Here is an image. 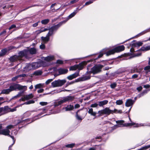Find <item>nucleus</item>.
Wrapping results in <instances>:
<instances>
[{
    "label": "nucleus",
    "instance_id": "obj_1",
    "mask_svg": "<svg viewBox=\"0 0 150 150\" xmlns=\"http://www.w3.org/2000/svg\"><path fill=\"white\" fill-rule=\"evenodd\" d=\"M27 88V87L25 86H22L19 84L13 83L8 88L2 90L1 94H7L11 92L16 91L17 89L18 90L24 89L25 90Z\"/></svg>",
    "mask_w": 150,
    "mask_h": 150
},
{
    "label": "nucleus",
    "instance_id": "obj_2",
    "mask_svg": "<svg viewBox=\"0 0 150 150\" xmlns=\"http://www.w3.org/2000/svg\"><path fill=\"white\" fill-rule=\"evenodd\" d=\"M74 99V97L73 96H69L64 97L62 98V99L58 102H55L54 103V106H57L61 104L66 102H69L73 101Z\"/></svg>",
    "mask_w": 150,
    "mask_h": 150
},
{
    "label": "nucleus",
    "instance_id": "obj_3",
    "mask_svg": "<svg viewBox=\"0 0 150 150\" xmlns=\"http://www.w3.org/2000/svg\"><path fill=\"white\" fill-rule=\"evenodd\" d=\"M53 69L54 73V76L55 77L60 75L65 74L68 71L67 69L63 68H60L57 69L56 68H53Z\"/></svg>",
    "mask_w": 150,
    "mask_h": 150
},
{
    "label": "nucleus",
    "instance_id": "obj_4",
    "mask_svg": "<svg viewBox=\"0 0 150 150\" xmlns=\"http://www.w3.org/2000/svg\"><path fill=\"white\" fill-rule=\"evenodd\" d=\"M104 67L103 65L99 64L95 65L91 69V73L96 74L100 72L101 69Z\"/></svg>",
    "mask_w": 150,
    "mask_h": 150
},
{
    "label": "nucleus",
    "instance_id": "obj_5",
    "mask_svg": "<svg viewBox=\"0 0 150 150\" xmlns=\"http://www.w3.org/2000/svg\"><path fill=\"white\" fill-rule=\"evenodd\" d=\"M66 82V81L65 79H58L52 82L51 83V85L53 87L61 86L63 85Z\"/></svg>",
    "mask_w": 150,
    "mask_h": 150
},
{
    "label": "nucleus",
    "instance_id": "obj_6",
    "mask_svg": "<svg viewBox=\"0 0 150 150\" xmlns=\"http://www.w3.org/2000/svg\"><path fill=\"white\" fill-rule=\"evenodd\" d=\"M65 22L64 21L61 22L57 25L52 26L50 29L47 36L50 38V37L52 35L54 31L57 29L63 23Z\"/></svg>",
    "mask_w": 150,
    "mask_h": 150
},
{
    "label": "nucleus",
    "instance_id": "obj_7",
    "mask_svg": "<svg viewBox=\"0 0 150 150\" xmlns=\"http://www.w3.org/2000/svg\"><path fill=\"white\" fill-rule=\"evenodd\" d=\"M112 110H110L109 108L106 107L103 110L98 111V113L100 116H102L104 115H108L110 114H112Z\"/></svg>",
    "mask_w": 150,
    "mask_h": 150
},
{
    "label": "nucleus",
    "instance_id": "obj_8",
    "mask_svg": "<svg viewBox=\"0 0 150 150\" xmlns=\"http://www.w3.org/2000/svg\"><path fill=\"white\" fill-rule=\"evenodd\" d=\"M31 64L33 69L38 68L41 66L46 67L48 65L47 64L43 61H41L40 62L33 63Z\"/></svg>",
    "mask_w": 150,
    "mask_h": 150
},
{
    "label": "nucleus",
    "instance_id": "obj_9",
    "mask_svg": "<svg viewBox=\"0 0 150 150\" xmlns=\"http://www.w3.org/2000/svg\"><path fill=\"white\" fill-rule=\"evenodd\" d=\"M91 73L90 72H87L85 75L76 79V81L79 82L80 81H84L90 79L91 78L90 75Z\"/></svg>",
    "mask_w": 150,
    "mask_h": 150
},
{
    "label": "nucleus",
    "instance_id": "obj_10",
    "mask_svg": "<svg viewBox=\"0 0 150 150\" xmlns=\"http://www.w3.org/2000/svg\"><path fill=\"white\" fill-rule=\"evenodd\" d=\"M54 57L53 55H50L46 57H43L42 58V60H43V61L46 62L48 66V64L47 63V62H51L53 60H54Z\"/></svg>",
    "mask_w": 150,
    "mask_h": 150
},
{
    "label": "nucleus",
    "instance_id": "obj_11",
    "mask_svg": "<svg viewBox=\"0 0 150 150\" xmlns=\"http://www.w3.org/2000/svg\"><path fill=\"white\" fill-rule=\"evenodd\" d=\"M79 76V71L68 76L67 78L69 80H71Z\"/></svg>",
    "mask_w": 150,
    "mask_h": 150
},
{
    "label": "nucleus",
    "instance_id": "obj_12",
    "mask_svg": "<svg viewBox=\"0 0 150 150\" xmlns=\"http://www.w3.org/2000/svg\"><path fill=\"white\" fill-rule=\"evenodd\" d=\"M87 63L86 62L83 61L79 63V64L77 65L78 70H82L84 66L86 65Z\"/></svg>",
    "mask_w": 150,
    "mask_h": 150
},
{
    "label": "nucleus",
    "instance_id": "obj_13",
    "mask_svg": "<svg viewBox=\"0 0 150 150\" xmlns=\"http://www.w3.org/2000/svg\"><path fill=\"white\" fill-rule=\"evenodd\" d=\"M133 101L131 99H128L127 100L125 103V105L126 107H129L132 106L134 103Z\"/></svg>",
    "mask_w": 150,
    "mask_h": 150
},
{
    "label": "nucleus",
    "instance_id": "obj_14",
    "mask_svg": "<svg viewBox=\"0 0 150 150\" xmlns=\"http://www.w3.org/2000/svg\"><path fill=\"white\" fill-rule=\"evenodd\" d=\"M19 55L20 57L23 56L27 57L28 55V51L27 50H24L23 51H21L19 52Z\"/></svg>",
    "mask_w": 150,
    "mask_h": 150
},
{
    "label": "nucleus",
    "instance_id": "obj_15",
    "mask_svg": "<svg viewBox=\"0 0 150 150\" xmlns=\"http://www.w3.org/2000/svg\"><path fill=\"white\" fill-rule=\"evenodd\" d=\"M125 47L123 45H121L115 48V50L116 52H121L124 50Z\"/></svg>",
    "mask_w": 150,
    "mask_h": 150
},
{
    "label": "nucleus",
    "instance_id": "obj_16",
    "mask_svg": "<svg viewBox=\"0 0 150 150\" xmlns=\"http://www.w3.org/2000/svg\"><path fill=\"white\" fill-rule=\"evenodd\" d=\"M19 59V57L16 55L11 56L9 58V60L11 62H15Z\"/></svg>",
    "mask_w": 150,
    "mask_h": 150
},
{
    "label": "nucleus",
    "instance_id": "obj_17",
    "mask_svg": "<svg viewBox=\"0 0 150 150\" xmlns=\"http://www.w3.org/2000/svg\"><path fill=\"white\" fill-rule=\"evenodd\" d=\"M143 43L142 42H138L132 44V46L133 47H137V48H139L140 46H142L143 45Z\"/></svg>",
    "mask_w": 150,
    "mask_h": 150
},
{
    "label": "nucleus",
    "instance_id": "obj_18",
    "mask_svg": "<svg viewBox=\"0 0 150 150\" xmlns=\"http://www.w3.org/2000/svg\"><path fill=\"white\" fill-rule=\"evenodd\" d=\"M10 132V131L6 129L2 130L0 134H2L5 135H9Z\"/></svg>",
    "mask_w": 150,
    "mask_h": 150
},
{
    "label": "nucleus",
    "instance_id": "obj_19",
    "mask_svg": "<svg viewBox=\"0 0 150 150\" xmlns=\"http://www.w3.org/2000/svg\"><path fill=\"white\" fill-rule=\"evenodd\" d=\"M28 51V54L29 52L32 54H35L36 53L37 50L36 49L34 48H31L28 50H27Z\"/></svg>",
    "mask_w": 150,
    "mask_h": 150
},
{
    "label": "nucleus",
    "instance_id": "obj_20",
    "mask_svg": "<svg viewBox=\"0 0 150 150\" xmlns=\"http://www.w3.org/2000/svg\"><path fill=\"white\" fill-rule=\"evenodd\" d=\"M108 103V100H104L102 101H99L98 102V105L100 106H102L105 105L107 104Z\"/></svg>",
    "mask_w": 150,
    "mask_h": 150
},
{
    "label": "nucleus",
    "instance_id": "obj_21",
    "mask_svg": "<svg viewBox=\"0 0 150 150\" xmlns=\"http://www.w3.org/2000/svg\"><path fill=\"white\" fill-rule=\"evenodd\" d=\"M41 40L43 42L46 43L49 40L50 38L47 36L46 37L42 36L41 37Z\"/></svg>",
    "mask_w": 150,
    "mask_h": 150
},
{
    "label": "nucleus",
    "instance_id": "obj_22",
    "mask_svg": "<svg viewBox=\"0 0 150 150\" xmlns=\"http://www.w3.org/2000/svg\"><path fill=\"white\" fill-rule=\"evenodd\" d=\"M74 108V106L71 105H67L65 108L66 111H71Z\"/></svg>",
    "mask_w": 150,
    "mask_h": 150
},
{
    "label": "nucleus",
    "instance_id": "obj_23",
    "mask_svg": "<svg viewBox=\"0 0 150 150\" xmlns=\"http://www.w3.org/2000/svg\"><path fill=\"white\" fill-rule=\"evenodd\" d=\"M116 53L115 49L110 50L108 51L106 53V54L107 56H109L111 54H113Z\"/></svg>",
    "mask_w": 150,
    "mask_h": 150
},
{
    "label": "nucleus",
    "instance_id": "obj_24",
    "mask_svg": "<svg viewBox=\"0 0 150 150\" xmlns=\"http://www.w3.org/2000/svg\"><path fill=\"white\" fill-rule=\"evenodd\" d=\"M32 66L31 64H28L26 66L25 68V70L28 71L31 69H33Z\"/></svg>",
    "mask_w": 150,
    "mask_h": 150
},
{
    "label": "nucleus",
    "instance_id": "obj_25",
    "mask_svg": "<svg viewBox=\"0 0 150 150\" xmlns=\"http://www.w3.org/2000/svg\"><path fill=\"white\" fill-rule=\"evenodd\" d=\"M124 122V121L122 120L116 121V123L117 124H118V125L117 126H118V127H120L123 126H125V125H124L123 124Z\"/></svg>",
    "mask_w": 150,
    "mask_h": 150
},
{
    "label": "nucleus",
    "instance_id": "obj_26",
    "mask_svg": "<svg viewBox=\"0 0 150 150\" xmlns=\"http://www.w3.org/2000/svg\"><path fill=\"white\" fill-rule=\"evenodd\" d=\"M134 125L135 127H138L139 126L138 125L135 123L131 122L130 123H127L125 125V126H130Z\"/></svg>",
    "mask_w": 150,
    "mask_h": 150
},
{
    "label": "nucleus",
    "instance_id": "obj_27",
    "mask_svg": "<svg viewBox=\"0 0 150 150\" xmlns=\"http://www.w3.org/2000/svg\"><path fill=\"white\" fill-rule=\"evenodd\" d=\"M9 50H8L6 49L2 50H1V52H0V57L3 56Z\"/></svg>",
    "mask_w": 150,
    "mask_h": 150
},
{
    "label": "nucleus",
    "instance_id": "obj_28",
    "mask_svg": "<svg viewBox=\"0 0 150 150\" xmlns=\"http://www.w3.org/2000/svg\"><path fill=\"white\" fill-rule=\"evenodd\" d=\"M149 50H150V45L146 47L143 46L140 49V50L142 51H147Z\"/></svg>",
    "mask_w": 150,
    "mask_h": 150
},
{
    "label": "nucleus",
    "instance_id": "obj_29",
    "mask_svg": "<svg viewBox=\"0 0 150 150\" xmlns=\"http://www.w3.org/2000/svg\"><path fill=\"white\" fill-rule=\"evenodd\" d=\"M88 113L91 115L95 116L96 114V112L93 111V109L92 108L89 109Z\"/></svg>",
    "mask_w": 150,
    "mask_h": 150
},
{
    "label": "nucleus",
    "instance_id": "obj_30",
    "mask_svg": "<svg viewBox=\"0 0 150 150\" xmlns=\"http://www.w3.org/2000/svg\"><path fill=\"white\" fill-rule=\"evenodd\" d=\"M26 100H28L30 99L33 98L34 96L32 93L25 96Z\"/></svg>",
    "mask_w": 150,
    "mask_h": 150
},
{
    "label": "nucleus",
    "instance_id": "obj_31",
    "mask_svg": "<svg viewBox=\"0 0 150 150\" xmlns=\"http://www.w3.org/2000/svg\"><path fill=\"white\" fill-rule=\"evenodd\" d=\"M18 106H16L14 108L11 109V108H9L8 106H6L4 107V108L5 109H8V111L11 112H13L14 111H16V108H17Z\"/></svg>",
    "mask_w": 150,
    "mask_h": 150
},
{
    "label": "nucleus",
    "instance_id": "obj_32",
    "mask_svg": "<svg viewBox=\"0 0 150 150\" xmlns=\"http://www.w3.org/2000/svg\"><path fill=\"white\" fill-rule=\"evenodd\" d=\"M78 69L77 65H75L71 66L69 68L70 71H75Z\"/></svg>",
    "mask_w": 150,
    "mask_h": 150
},
{
    "label": "nucleus",
    "instance_id": "obj_33",
    "mask_svg": "<svg viewBox=\"0 0 150 150\" xmlns=\"http://www.w3.org/2000/svg\"><path fill=\"white\" fill-rule=\"evenodd\" d=\"M50 21V20L48 19H47L42 20L41 21L42 24L45 25L48 23Z\"/></svg>",
    "mask_w": 150,
    "mask_h": 150
},
{
    "label": "nucleus",
    "instance_id": "obj_34",
    "mask_svg": "<svg viewBox=\"0 0 150 150\" xmlns=\"http://www.w3.org/2000/svg\"><path fill=\"white\" fill-rule=\"evenodd\" d=\"M150 147V145L146 146L143 147L137 150H146Z\"/></svg>",
    "mask_w": 150,
    "mask_h": 150
},
{
    "label": "nucleus",
    "instance_id": "obj_35",
    "mask_svg": "<svg viewBox=\"0 0 150 150\" xmlns=\"http://www.w3.org/2000/svg\"><path fill=\"white\" fill-rule=\"evenodd\" d=\"M42 71H37L35 72L34 73V75L37 76L41 75L42 74Z\"/></svg>",
    "mask_w": 150,
    "mask_h": 150
},
{
    "label": "nucleus",
    "instance_id": "obj_36",
    "mask_svg": "<svg viewBox=\"0 0 150 150\" xmlns=\"http://www.w3.org/2000/svg\"><path fill=\"white\" fill-rule=\"evenodd\" d=\"M113 113H122V111L121 110H117L116 109H114L113 110H112V114Z\"/></svg>",
    "mask_w": 150,
    "mask_h": 150
},
{
    "label": "nucleus",
    "instance_id": "obj_37",
    "mask_svg": "<svg viewBox=\"0 0 150 150\" xmlns=\"http://www.w3.org/2000/svg\"><path fill=\"white\" fill-rule=\"evenodd\" d=\"M77 12L76 11H75L71 13L68 16L69 18H70L74 17L76 13Z\"/></svg>",
    "mask_w": 150,
    "mask_h": 150
},
{
    "label": "nucleus",
    "instance_id": "obj_38",
    "mask_svg": "<svg viewBox=\"0 0 150 150\" xmlns=\"http://www.w3.org/2000/svg\"><path fill=\"white\" fill-rule=\"evenodd\" d=\"M35 103V101L33 100H30L28 101L25 102L23 104L28 105L34 103Z\"/></svg>",
    "mask_w": 150,
    "mask_h": 150
},
{
    "label": "nucleus",
    "instance_id": "obj_39",
    "mask_svg": "<svg viewBox=\"0 0 150 150\" xmlns=\"http://www.w3.org/2000/svg\"><path fill=\"white\" fill-rule=\"evenodd\" d=\"M123 103L122 100H117L116 102V103L117 105H121Z\"/></svg>",
    "mask_w": 150,
    "mask_h": 150
},
{
    "label": "nucleus",
    "instance_id": "obj_40",
    "mask_svg": "<svg viewBox=\"0 0 150 150\" xmlns=\"http://www.w3.org/2000/svg\"><path fill=\"white\" fill-rule=\"evenodd\" d=\"M79 0H72L68 4V5H69L72 4H74L78 2Z\"/></svg>",
    "mask_w": 150,
    "mask_h": 150
},
{
    "label": "nucleus",
    "instance_id": "obj_41",
    "mask_svg": "<svg viewBox=\"0 0 150 150\" xmlns=\"http://www.w3.org/2000/svg\"><path fill=\"white\" fill-rule=\"evenodd\" d=\"M75 145V144L73 143L70 144H67L66 145V147H69L70 148H72L73 147L74 145Z\"/></svg>",
    "mask_w": 150,
    "mask_h": 150
},
{
    "label": "nucleus",
    "instance_id": "obj_42",
    "mask_svg": "<svg viewBox=\"0 0 150 150\" xmlns=\"http://www.w3.org/2000/svg\"><path fill=\"white\" fill-rule=\"evenodd\" d=\"M47 104V102H41L40 103V104L42 106L46 105Z\"/></svg>",
    "mask_w": 150,
    "mask_h": 150
},
{
    "label": "nucleus",
    "instance_id": "obj_43",
    "mask_svg": "<svg viewBox=\"0 0 150 150\" xmlns=\"http://www.w3.org/2000/svg\"><path fill=\"white\" fill-rule=\"evenodd\" d=\"M42 86V85L41 84H39L37 85H36L35 87L36 89L37 88H40Z\"/></svg>",
    "mask_w": 150,
    "mask_h": 150
},
{
    "label": "nucleus",
    "instance_id": "obj_44",
    "mask_svg": "<svg viewBox=\"0 0 150 150\" xmlns=\"http://www.w3.org/2000/svg\"><path fill=\"white\" fill-rule=\"evenodd\" d=\"M53 79H50L47 80L45 82L46 84L47 85L48 84L53 81Z\"/></svg>",
    "mask_w": 150,
    "mask_h": 150
},
{
    "label": "nucleus",
    "instance_id": "obj_45",
    "mask_svg": "<svg viewBox=\"0 0 150 150\" xmlns=\"http://www.w3.org/2000/svg\"><path fill=\"white\" fill-rule=\"evenodd\" d=\"M116 85H117V84L116 83H113L112 84H111L110 85V86L111 87V88H115L116 86Z\"/></svg>",
    "mask_w": 150,
    "mask_h": 150
},
{
    "label": "nucleus",
    "instance_id": "obj_46",
    "mask_svg": "<svg viewBox=\"0 0 150 150\" xmlns=\"http://www.w3.org/2000/svg\"><path fill=\"white\" fill-rule=\"evenodd\" d=\"M98 104L97 103H94L92 104L91 105V108H96L98 106Z\"/></svg>",
    "mask_w": 150,
    "mask_h": 150
},
{
    "label": "nucleus",
    "instance_id": "obj_47",
    "mask_svg": "<svg viewBox=\"0 0 150 150\" xmlns=\"http://www.w3.org/2000/svg\"><path fill=\"white\" fill-rule=\"evenodd\" d=\"M13 127V126L12 125H10L6 127V129L7 130H9V129H11Z\"/></svg>",
    "mask_w": 150,
    "mask_h": 150
},
{
    "label": "nucleus",
    "instance_id": "obj_48",
    "mask_svg": "<svg viewBox=\"0 0 150 150\" xmlns=\"http://www.w3.org/2000/svg\"><path fill=\"white\" fill-rule=\"evenodd\" d=\"M4 100V98L2 97H0V106L1 105V104L5 102V101H4L3 102H2V101H3Z\"/></svg>",
    "mask_w": 150,
    "mask_h": 150
},
{
    "label": "nucleus",
    "instance_id": "obj_49",
    "mask_svg": "<svg viewBox=\"0 0 150 150\" xmlns=\"http://www.w3.org/2000/svg\"><path fill=\"white\" fill-rule=\"evenodd\" d=\"M79 110L76 112V118L79 120H82V119L81 118V117L79 116L78 114V112Z\"/></svg>",
    "mask_w": 150,
    "mask_h": 150
},
{
    "label": "nucleus",
    "instance_id": "obj_50",
    "mask_svg": "<svg viewBox=\"0 0 150 150\" xmlns=\"http://www.w3.org/2000/svg\"><path fill=\"white\" fill-rule=\"evenodd\" d=\"M40 48L41 49H44L45 48V45L42 44L40 46Z\"/></svg>",
    "mask_w": 150,
    "mask_h": 150
},
{
    "label": "nucleus",
    "instance_id": "obj_51",
    "mask_svg": "<svg viewBox=\"0 0 150 150\" xmlns=\"http://www.w3.org/2000/svg\"><path fill=\"white\" fill-rule=\"evenodd\" d=\"M19 77V76L18 75L16 76L15 77L13 78L12 79V81H15Z\"/></svg>",
    "mask_w": 150,
    "mask_h": 150
},
{
    "label": "nucleus",
    "instance_id": "obj_52",
    "mask_svg": "<svg viewBox=\"0 0 150 150\" xmlns=\"http://www.w3.org/2000/svg\"><path fill=\"white\" fill-rule=\"evenodd\" d=\"M77 82L76 81V80L74 81H72L71 82L68 83L67 84V86H68L69 85H71L72 84H73L74 83H75V82Z\"/></svg>",
    "mask_w": 150,
    "mask_h": 150
},
{
    "label": "nucleus",
    "instance_id": "obj_53",
    "mask_svg": "<svg viewBox=\"0 0 150 150\" xmlns=\"http://www.w3.org/2000/svg\"><path fill=\"white\" fill-rule=\"evenodd\" d=\"M57 63L59 64H62L63 63V62L62 60H59L57 61Z\"/></svg>",
    "mask_w": 150,
    "mask_h": 150
},
{
    "label": "nucleus",
    "instance_id": "obj_54",
    "mask_svg": "<svg viewBox=\"0 0 150 150\" xmlns=\"http://www.w3.org/2000/svg\"><path fill=\"white\" fill-rule=\"evenodd\" d=\"M16 27V25H12L9 28V30H10L13 28H15Z\"/></svg>",
    "mask_w": 150,
    "mask_h": 150
},
{
    "label": "nucleus",
    "instance_id": "obj_55",
    "mask_svg": "<svg viewBox=\"0 0 150 150\" xmlns=\"http://www.w3.org/2000/svg\"><path fill=\"white\" fill-rule=\"evenodd\" d=\"M42 33V32H41V29L40 30H36L35 32V33L37 35L39 34H40V33Z\"/></svg>",
    "mask_w": 150,
    "mask_h": 150
},
{
    "label": "nucleus",
    "instance_id": "obj_56",
    "mask_svg": "<svg viewBox=\"0 0 150 150\" xmlns=\"http://www.w3.org/2000/svg\"><path fill=\"white\" fill-rule=\"evenodd\" d=\"M93 3V2L91 1H89L88 2H86L85 4V5H88Z\"/></svg>",
    "mask_w": 150,
    "mask_h": 150
},
{
    "label": "nucleus",
    "instance_id": "obj_57",
    "mask_svg": "<svg viewBox=\"0 0 150 150\" xmlns=\"http://www.w3.org/2000/svg\"><path fill=\"white\" fill-rule=\"evenodd\" d=\"M149 69H150V65H149V66H146L144 68V69L145 70H147Z\"/></svg>",
    "mask_w": 150,
    "mask_h": 150
},
{
    "label": "nucleus",
    "instance_id": "obj_58",
    "mask_svg": "<svg viewBox=\"0 0 150 150\" xmlns=\"http://www.w3.org/2000/svg\"><path fill=\"white\" fill-rule=\"evenodd\" d=\"M39 22V21H38V22H37V23H36L34 24H33V27H35L37 26L38 25V23Z\"/></svg>",
    "mask_w": 150,
    "mask_h": 150
},
{
    "label": "nucleus",
    "instance_id": "obj_59",
    "mask_svg": "<svg viewBox=\"0 0 150 150\" xmlns=\"http://www.w3.org/2000/svg\"><path fill=\"white\" fill-rule=\"evenodd\" d=\"M44 89L42 88L40 89L38 91V92L39 93H41L43 92Z\"/></svg>",
    "mask_w": 150,
    "mask_h": 150
},
{
    "label": "nucleus",
    "instance_id": "obj_60",
    "mask_svg": "<svg viewBox=\"0 0 150 150\" xmlns=\"http://www.w3.org/2000/svg\"><path fill=\"white\" fill-rule=\"evenodd\" d=\"M142 89V86H140L137 88V90L139 91H141Z\"/></svg>",
    "mask_w": 150,
    "mask_h": 150
},
{
    "label": "nucleus",
    "instance_id": "obj_61",
    "mask_svg": "<svg viewBox=\"0 0 150 150\" xmlns=\"http://www.w3.org/2000/svg\"><path fill=\"white\" fill-rule=\"evenodd\" d=\"M138 76V75L137 74H134V75H133L132 76V78H136Z\"/></svg>",
    "mask_w": 150,
    "mask_h": 150
},
{
    "label": "nucleus",
    "instance_id": "obj_62",
    "mask_svg": "<svg viewBox=\"0 0 150 150\" xmlns=\"http://www.w3.org/2000/svg\"><path fill=\"white\" fill-rule=\"evenodd\" d=\"M80 106V105L78 104L75 105H74V107L75 108H79Z\"/></svg>",
    "mask_w": 150,
    "mask_h": 150
},
{
    "label": "nucleus",
    "instance_id": "obj_63",
    "mask_svg": "<svg viewBox=\"0 0 150 150\" xmlns=\"http://www.w3.org/2000/svg\"><path fill=\"white\" fill-rule=\"evenodd\" d=\"M41 30L42 32H44L46 31H47L48 30V29L47 28H44V29H43V28H42L41 29Z\"/></svg>",
    "mask_w": 150,
    "mask_h": 150
},
{
    "label": "nucleus",
    "instance_id": "obj_64",
    "mask_svg": "<svg viewBox=\"0 0 150 150\" xmlns=\"http://www.w3.org/2000/svg\"><path fill=\"white\" fill-rule=\"evenodd\" d=\"M144 87L145 88H149L150 87V86L149 85H146L144 86Z\"/></svg>",
    "mask_w": 150,
    "mask_h": 150
}]
</instances>
